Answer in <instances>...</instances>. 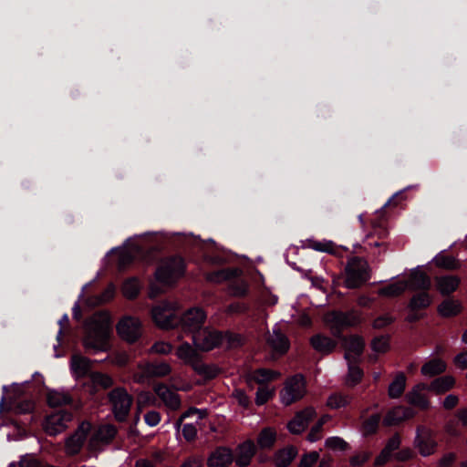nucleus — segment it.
<instances>
[{
    "label": "nucleus",
    "mask_w": 467,
    "mask_h": 467,
    "mask_svg": "<svg viewBox=\"0 0 467 467\" xmlns=\"http://www.w3.org/2000/svg\"><path fill=\"white\" fill-rule=\"evenodd\" d=\"M379 421V414H373L370 417H368L367 420L363 421L361 428L362 433L366 436L375 433L378 430Z\"/></svg>",
    "instance_id": "c03bdc74"
},
{
    "label": "nucleus",
    "mask_w": 467,
    "mask_h": 467,
    "mask_svg": "<svg viewBox=\"0 0 467 467\" xmlns=\"http://www.w3.org/2000/svg\"><path fill=\"white\" fill-rule=\"evenodd\" d=\"M322 438V427L320 424L314 425L308 435H307V441L310 442H315Z\"/></svg>",
    "instance_id": "0e129e2a"
},
{
    "label": "nucleus",
    "mask_w": 467,
    "mask_h": 467,
    "mask_svg": "<svg viewBox=\"0 0 467 467\" xmlns=\"http://www.w3.org/2000/svg\"><path fill=\"white\" fill-rule=\"evenodd\" d=\"M310 342L312 347L322 354L331 353L337 346L332 338L321 335L312 337Z\"/></svg>",
    "instance_id": "cd10ccee"
},
{
    "label": "nucleus",
    "mask_w": 467,
    "mask_h": 467,
    "mask_svg": "<svg viewBox=\"0 0 467 467\" xmlns=\"http://www.w3.org/2000/svg\"><path fill=\"white\" fill-rule=\"evenodd\" d=\"M275 394V389H269L267 387H261L257 389L255 394V403L257 405H264Z\"/></svg>",
    "instance_id": "3c124183"
},
{
    "label": "nucleus",
    "mask_w": 467,
    "mask_h": 467,
    "mask_svg": "<svg viewBox=\"0 0 467 467\" xmlns=\"http://www.w3.org/2000/svg\"><path fill=\"white\" fill-rule=\"evenodd\" d=\"M171 372V367L165 361L145 362L138 365V371L133 374V380L145 383L151 378H163Z\"/></svg>",
    "instance_id": "0eeeda50"
},
{
    "label": "nucleus",
    "mask_w": 467,
    "mask_h": 467,
    "mask_svg": "<svg viewBox=\"0 0 467 467\" xmlns=\"http://www.w3.org/2000/svg\"><path fill=\"white\" fill-rule=\"evenodd\" d=\"M20 467H40V463L37 459L32 455H26L22 457L19 462Z\"/></svg>",
    "instance_id": "69168bd1"
},
{
    "label": "nucleus",
    "mask_w": 467,
    "mask_h": 467,
    "mask_svg": "<svg viewBox=\"0 0 467 467\" xmlns=\"http://www.w3.org/2000/svg\"><path fill=\"white\" fill-rule=\"evenodd\" d=\"M232 397L244 408H247L250 404L249 397L242 389H234L232 393Z\"/></svg>",
    "instance_id": "bf43d9fd"
},
{
    "label": "nucleus",
    "mask_w": 467,
    "mask_h": 467,
    "mask_svg": "<svg viewBox=\"0 0 467 467\" xmlns=\"http://www.w3.org/2000/svg\"><path fill=\"white\" fill-rule=\"evenodd\" d=\"M153 389L165 407L171 410H180L182 405L181 397L175 390L163 383L156 384Z\"/></svg>",
    "instance_id": "4468645a"
},
{
    "label": "nucleus",
    "mask_w": 467,
    "mask_h": 467,
    "mask_svg": "<svg viewBox=\"0 0 467 467\" xmlns=\"http://www.w3.org/2000/svg\"><path fill=\"white\" fill-rule=\"evenodd\" d=\"M281 377V373L277 370H273L269 368H258L252 372H250L246 379L248 383H257L259 385H264L268 382L278 379Z\"/></svg>",
    "instance_id": "aec40b11"
},
{
    "label": "nucleus",
    "mask_w": 467,
    "mask_h": 467,
    "mask_svg": "<svg viewBox=\"0 0 467 467\" xmlns=\"http://www.w3.org/2000/svg\"><path fill=\"white\" fill-rule=\"evenodd\" d=\"M193 370L204 379H213L220 373V368L214 364H208L202 361L201 358L192 367Z\"/></svg>",
    "instance_id": "c756f323"
},
{
    "label": "nucleus",
    "mask_w": 467,
    "mask_h": 467,
    "mask_svg": "<svg viewBox=\"0 0 467 467\" xmlns=\"http://www.w3.org/2000/svg\"><path fill=\"white\" fill-rule=\"evenodd\" d=\"M110 317L107 312L94 314L86 324L83 346L88 353L108 351L110 348Z\"/></svg>",
    "instance_id": "f257e3e1"
},
{
    "label": "nucleus",
    "mask_w": 467,
    "mask_h": 467,
    "mask_svg": "<svg viewBox=\"0 0 467 467\" xmlns=\"http://www.w3.org/2000/svg\"><path fill=\"white\" fill-rule=\"evenodd\" d=\"M182 435L187 441H192L197 436V428L192 423H186L182 426Z\"/></svg>",
    "instance_id": "052dcab7"
},
{
    "label": "nucleus",
    "mask_w": 467,
    "mask_h": 467,
    "mask_svg": "<svg viewBox=\"0 0 467 467\" xmlns=\"http://www.w3.org/2000/svg\"><path fill=\"white\" fill-rule=\"evenodd\" d=\"M267 343L273 351L279 354H285L290 346L287 337L278 328H274L269 334Z\"/></svg>",
    "instance_id": "5701e85b"
},
{
    "label": "nucleus",
    "mask_w": 467,
    "mask_h": 467,
    "mask_svg": "<svg viewBox=\"0 0 467 467\" xmlns=\"http://www.w3.org/2000/svg\"><path fill=\"white\" fill-rule=\"evenodd\" d=\"M140 321L132 317H125L117 325L119 337L129 343L135 342L141 334Z\"/></svg>",
    "instance_id": "1a4fd4ad"
},
{
    "label": "nucleus",
    "mask_w": 467,
    "mask_h": 467,
    "mask_svg": "<svg viewBox=\"0 0 467 467\" xmlns=\"http://www.w3.org/2000/svg\"><path fill=\"white\" fill-rule=\"evenodd\" d=\"M370 277L368 262L360 257H352L346 265L345 285L348 288H358Z\"/></svg>",
    "instance_id": "7ed1b4c3"
},
{
    "label": "nucleus",
    "mask_w": 467,
    "mask_h": 467,
    "mask_svg": "<svg viewBox=\"0 0 467 467\" xmlns=\"http://www.w3.org/2000/svg\"><path fill=\"white\" fill-rule=\"evenodd\" d=\"M255 453L254 443L247 441L238 446L235 463L239 467H246L250 464L252 458Z\"/></svg>",
    "instance_id": "b1692460"
},
{
    "label": "nucleus",
    "mask_w": 467,
    "mask_h": 467,
    "mask_svg": "<svg viewBox=\"0 0 467 467\" xmlns=\"http://www.w3.org/2000/svg\"><path fill=\"white\" fill-rule=\"evenodd\" d=\"M446 363L441 358H433L421 368V374L425 377H434L445 371Z\"/></svg>",
    "instance_id": "c9c22d12"
},
{
    "label": "nucleus",
    "mask_w": 467,
    "mask_h": 467,
    "mask_svg": "<svg viewBox=\"0 0 467 467\" xmlns=\"http://www.w3.org/2000/svg\"><path fill=\"white\" fill-rule=\"evenodd\" d=\"M461 311V305L457 300H444L439 306L438 312L441 317H449L457 315Z\"/></svg>",
    "instance_id": "58836bf2"
},
{
    "label": "nucleus",
    "mask_w": 467,
    "mask_h": 467,
    "mask_svg": "<svg viewBox=\"0 0 467 467\" xmlns=\"http://www.w3.org/2000/svg\"><path fill=\"white\" fill-rule=\"evenodd\" d=\"M181 467H203L202 459L198 456H192L186 459Z\"/></svg>",
    "instance_id": "774afa93"
},
{
    "label": "nucleus",
    "mask_w": 467,
    "mask_h": 467,
    "mask_svg": "<svg viewBox=\"0 0 467 467\" xmlns=\"http://www.w3.org/2000/svg\"><path fill=\"white\" fill-rule=\"evenodd\" d=\"M348 372L346 377V385L349 387H353L357 385L363 377L362 369L356 365L357 362L348 361Z\"/></svg>",
    "instance_id": "79ce46f5"
},
{
    "label": "nucleus",
    "mask_w": 467,
    "mask_h": 467,
    "mask_svg": "<svg viewBox=\"0 0 467 467\" xmlns=\"http://www.w3.org/2000/svg\"><path fill=\"white\" fill-rule=\"evenodd\" d=\"M426 390H430L428 385L420 383L416 385L411 391L407 394L409 403L418 406L421 409H426L429 406L428 397Z\"/></svg>",
    "instance_id": "412c9836"
},
{
    "label": "nucleus",
    "mask_w": 467,
    "mask_h": 467,
    "mask_svg": "<svg viewBox=\"0 0 467 467\" xmlns=\"http://www.w3.org/2000/svg\"><path fill=\"white\" fill-rule=\"evenodd\" d=\"M144 420L149 426L154 427L160 423L161 414L158 411L150 410L144 415Z\"/></svg>",
    "instance_id": "e2e57ef3"
},
{
    "label": "nucleus",
    "mask_w": 467,
    "mask_h": 467,
    "mask_svg": "<svg viewBox=\"0 0 467 467\" xmlns=\"http://www.w3.org/2000/svg\"><path fill=\"white\" fill-rule=\"evenodd\" d=\"M460 280L455 275H441L435 277V286L443 296L450 295L459 286Z\"/></svg>",
    "instance_id": "a878e982"
},
{
    "label": "nucleus",
    "mask_w": 467,
    "mask_h": 467,
    "mask_svg": "<svg viewBox=\"0 0 467 467\" xmlns=\"http://www.w3.org/2000/svg\"><path fill=\"white\" fill-rule=\"evenodd\" d=\"M318 459L319 453L317 451L306 453L301 457L299 467H311L318 461Z\"/></svg>",
    "instance_id": "13d9d810"
},
{
    "label": "nucleus",
    "mask_w": 467,
    "mask_h": 467,
    "mask_svg": "<svg viewBox=\"0 0 467 467\" xmlns=\"http://www.w3.org/2000/svg\"><path fill=\"white\" fill-rule=\"evenodd\" d=\"M306 392V380L302 375H295L287 379L284 389L280 391V401L288 406L301 400Z\"/></svg>",
    "instance_id": "39448f33"
},
{
    "label": "nucleus",
    "mask_w": 467,
    "mask_h": 467,
    "mask_svg": "<svg viewBox=\"0 0 467 467\" xmlns=\"http://www.w3.org/2000/svg\"><path fill=\"white\" fill-rule=\"evenodd\" d=\"M90 361L88 358L80 356L73 355L71 358V369L73 374L79 378L85 376L89 370Z\"/></svg>",
    "instance_id": "72a5a7b5"
},
{
    "label": "nucleus",
    "mask_w": 467,
    "mask_h": 467,
    "mask_svg": "<svg viewBox=\"0 0 467 467\" xmlns=\"http://www.w3.org/2000/svg\"><path fill=\"white\" fill-rule=\"evenodd\" d=\"M172 345L165 341L155 342L150 348V353L167 355L172 351Z\"/></svg>",
    "instance_id": "5fc2aeb1"
},
{
    "label": "nucleus",
    "mask_w": 467,
    "mask_h": 467,
    "mask_svg": "<svg viewBox=\"0 0 467 467\" xmlns=\"http://www.w3.org/2000/svg\"><path fill=\"white\" fill-rule=\"evenodd\" d=\"M435 265L446 269H454L458 264L454 257L446 254H439L435 257Z\"/></svg>",
    "instance_id": "603ef678"
},
{
    "label": "nucleus",
    "mask_w": 467,
    "mask_h": 467,
    "mask_svg": "<svg viewBox=\"0 0 467 467\" xmlns=\"http://www.w3.org/2000/svg\"><path fill=\"white\" fill-rule=\"evenodd\" d=\"M152 318L161 328L168 329L179 323V317L170 304L164 303L155 306L152 311Z\"/></svg>",
    "instance_id": "6e6552de"
},
{
    "label": "nucleus",
    "mask_w": 467,
    "mask_h": 467,
    "mask_svg": "<svg viewBox=\"0 0 467 467\" xmlns=\"http://www.w3.org/2000/svg\"><path fill=\"white\" fill-rule=\"evenodd\" d=\"M327 318L328 321H333L337 325H341V326H353L359 320L358 318L354 319V320H349L348 317L341 312H333V313L329 314Z\"/></svg>",
    "instance_id": "09e8293b"
},
{
    "label": "nucleus",
    "mask_w": 467,
    "mask_h": 467,
    "mask_svg": "<svg viewBox=\"0 0 467 467\" xmlns=\"http://www.w3.org/2000/svg\"><path fill=\"white\" fill-rule=\"evenodd\" d=\"M242 274L239 268L221 269L206 275V279L212 283H222L223 281L232 280V278Z\"/></svg>",
    "instance_id": "c85d7f7f"
},
{
    "label": "nucleus",
    "mask_w": 467,
    "mask_h": 467,
    "mask_svg": "<svg viewBox=\"0 0 467 467\" xmlns=\"http://www.w3.org/2000/svg\"><path fill=\"white\" fill-rule=\"evenodd\" d=\"M140 291L139 280L133 278L127 280L122 286V293L127 298L135 297Z\"/></svg>",
    "instance_id": "a18cd8bd"
},
{
    "label": "nucleus",
    "mask_w": 467,
    "mask_h": 467,
    "mask_svg": "<svg viewBox=\"0 0 467 467\" xmlns=\"http://www.w3.org/2000/svg\"><path fill=\"white\" fill-rule=\"evenodd\" d=\"M176 356L184 364L190 365L192 368L201 358L196 348L185 342L180 345L176 349Z\"/></svg>",
    "instance_id": "393cba45"
},
{
    "label": "nucleus",
    "mask_w": 467,
    "mask_h": 467,
    "mask_svg": "<svg viewBox=\"0 0 467 467\" xmlns=\"http://www.w3.org/2000/svg\"><path fill=\"white\" fill-rule=\"evenodd\" d=\"M400 444V437L399 434H394L390 437L384 447V449L389 451L390 454L393 451L397 450Z\"/></svg>",
    "instance_id": "338daca9"
},
{
    "label": "nucleus",
    "mask_w": 467,
    "mask_h": 467,
    "mask_svg": "<svg viewBox=\"0 0 467 467\" xmlns=\"http://www.w3.org/2000/svg\"><path fill=\"white\" fill-rule=\"evenodd\" d=\"M405 386L406 377L403 373L398 374L389 386V396L392 399L400 397L405 389Z\"/></svg>",
    "instance_id": "ea45409f"
},
{
    "label": "nucleus",
    "mask_w": 467,
    "mask_h": 467,
    "mask_svg": "<svg viewBox=\"0 0 467 467\" xmlns=\"http://www.w3.org/2000/svg\"><path fill=\"white\" fill-rule=\"evenodd\" d=\"M47 399L48 405L51 407H58L71 402V398L66 391L50 390Z\"/></svg>",
    "instance_id": "4c0bfd02"
},
{
    "label": "nucleus",
    "mask_w": 467,
    "mask_h": 467,
    "mask_svg": "<svg viewBox=\"0 0 467 467\" xmlns=\"http://www.w3.org/2000/svg\"><path fill=\"white\" fill-rule=\"evenodd\" d=\"M413 416L414 413L410 409L398 406L388 411L383 420V424L385 426H395Z\"/></svg>",
    "instance_id": "6ab92c4d"
},
{
    "label": "nucleus",
    "mask_w": 467,
    "mask_h": 467,
    "mask_svg": "<svg viewBox=\"0 0 467 467\" xmlns=\"http://www.w3.org/2000/svg\"><path fill=\"white\" fill-rule=\"evenodd\" d=\"M195 415L197 420H202L206 417L207 412L205 410H199L196 408H190L188 410L183 412L175 423V428L179 431L184 419Z\"/></svg>",
    "instance_id": "de8ad7c7"
},
{
    "label": "nucleus",
    "mask_w": 467,
    "mask_h": 467,
    "mask_svg": "<svg viewBox=\"0 0 467 467\" xmlns=\"http://www.w3.org/2000/svg\"><path fill=\"white\" fill-rule=\"evenodd\" d=\"M246 304L243 302H234L227 306L225 312L227 314H241L247 310Z\"/></svg>",
    "instance_id": "680f3d73"
},
{
    "label": "nucleus",
    "mask_w": 467,
    "mask_h": 467,
    "mask_svg": "<svg viewBox=\"0 0 467 467\" xmlns=\"http://www.w3.org/2000/svg\"><path fill=\"white\" fill-rule=\"evenodd\" d=\"M297 455V450L294 446H288L278 451L275 455V467H287Z\"/></svg>",
    "instance_id": "7c9ffc66"
},
{
    "label": "nucleus",
    "mask_w": 467,
    "mask_h": 467,
    "mask_svg": "<svg viewBox=\"0 0 467 467\" xmlns=\"http://www.w3.org/2000/svg\"><path fill=\"white\" fill-rule=\"evenodd\" d=\"M206 319V314L203 309L200 307H193L186 311L179 322L182 323V328L185 331L193 335L202 328V325Z\"/></svg>",
    "instance_id": "9d476101"
},
{
    "label": "nucleus",
    "mask_w": 467,
    "mask_h": 467,
    "mask_svg": "<svg viewBox=\"0 0 467 467\" xmlns=\"http://www.w3.org/2000/svg\"><path fill=\"white\" fill-rule=\"evenodd\" d=\"M234 461L229 448L218 447L207 458V467H230Z\"/></svg>",
    "instance_id": "f3484780"
},
{
    "label": "nucleus",
    "mask_w": 467,
    "mask_h": 467,
    "mask_svg": "<svg viewBox=\"0 0 467 467\" xmlns=\"http://www.w3.org/2000/svg\"><path fill=\"white\" fill-rule=\"evenodd\" d=\"M414 446L423 457L433 454L437 443L433 439L432 431L424 426L418 427Z\"/></svg>",
    "instance_id": "9b49d317"
},
{
    "label": "nucleus",
    "mask_w": 467,
    "mask_h": 467,
    "mask_svg": "<svg viewBox=\"0 0 467 467\" xmlns=\"http://www.w3.org/2000/svg\"><path fill=\"white\" fill-rule=\"evenodd\" d=\"M343 347L345 348V358L348 361L357 362L363 352L365 343L361 337L351 336L343 339Z\"/></svg>",
    "instance_id": "a211bd4d"
},
{
    "label": "nucleus",
    "mask_w": 467,
    "mask_h": 467,
    "mask_svg": "<svg viewBox=\"0 0 467 467\" xmlns=\"http://www.w3.org/2000/svg\"><path fill=\"white\" fill-rule=\"evenodd\" d=\"M240 275L241 274L232 278V280H229L230 283L227 291L231 296L243 297L248 293V284L244 279L241 278Z\"/></svg>",
    "instance_id": "473e14b6"
},
{
    "label": "nucleus",
    "mask_w": 467,
    "mask_h": 467,
    "mask_svg": "<svg viewBox=\"0 0 467 467\" xmlns=\"http://www.w3.org/2000/svg\"><path fill=\"white\" fill-rule=\"evenodd\" d=\"M316 415L317 413L314 408H306L304 410L298 412L294 419L288 422L287 428L289 431L293 434L302 433Z\"/></svg>",
    "instance_id": "2eb2a0df"
},
{
    "label": "nucleus",
    "mask_w": 467,
    "mask_h": 467,
    "mask_svg": "<svg viewBox=\"0 0 467 467\" xmlns=\"http://www.w3.org/2000/svg\"><path fill=\"white\" fill-rule=\"evenodd\" d=\"M113 414L119 421H124L132 405V397L124 388H116L109 393Z\"/></svg>",
    "instance_id": "423d86ee"
},
{
    "label": "nucleus",
    "mask_w": 467,
    "mask_h": 467,
    "mask_svg": "<svg viewBox=\"0 0 467 467\" xmlns=\"http://www.w3.org/2000/svg\"><path fill=\"white\" fill-rule=\"evenodd\" d=\"M90 430L91 424L88 421H83L74 434L66 441L67 453L72 455L78 453L86 441Z\"/></svg>",
    "instance_id": "ddd939ff"
},
{
    "label": "nucleus",
    "mask_w": 467,
    "mask_h": 467,
    "mask_svg": "<svg viewBox=\"0 0 467 467\" xmlns=\"http://www.w3.org/2000/svg\"><path fill=\"white\" fill-rule=\"evenodd\" d=\"M92 382L100 386L103 389H108L113 385V380L110 376L99 372H94L90 375Z\"/></svg>",
    "instance_id": "8fccbe9b"
},
{
    "label": "nucleus",
    "mask_w": 467,
    "mask_h": 467,
    "mask_svg": "<svg viewBox=\"0 0 467 467\" xmlns=\"http://www.w3.org/2000/svg\"><path fill=\"white\" fill-rule=\"evenodd\" d=\"M432 302L431 296L426 293H420L414 296L410 302V307L413 310L428 307Z\"/></svg>",
    "instance_id": "37998d69"
},
{
    "label": "nucleus",
    "mask_w": 467,
    "mask_h": 467,
    "mask_svg": "<svg viewBox=\"0 0 467 467\" xmlns=\"http://www.w3.org/2000/svg\"><path fill=\"white\" fill-rule=\"evenodd\" d=\"M185 265L181 257L163 259L155 272L157 281L163 285H171L183 275Z\"/></svg>",
    "instance_id": "20e7f679"
},
{
    "label": "nucleus",
    "mask_w": 467,
    "mask_h": 467,
    "mask_svg": "<svg viewBox=\"0 0 467 467\" xmlns=\"http://www.w3.org/2000/svg\"><path fill=\"white\" fill-rule=\"evenodd\" d=\"M351 401V397L349 395L335 392L328 396L327 400V406L331 410H338L341 408H345Z\"/></svg>",
    "instance_id": "e433bc0d"
},
{
    "label": "nucleus",
    "mask_w": 467,
    "mask_h": 467,
    "mask_svg": "<svg viewBox=\"0 0 467 467\" xmlns=\"http://www.w3.org/2000/svg\"><path fill=\"white\" fill-rule=\"evenodd\" d=\"M192 343L197 349L202 351H210L221 346L224 340H227L228 346L233 348L241 343V337L238 335L225 334L210 328L202 327L192 336Z\"/></svg>",
    "instance_id": "f03ea898"
},
{
    "label": "nucleus",
    "mask_w": 467,
    "mask_h": 467,
    "mask_svg": "<svg viewBox=\"0 0 467 467\" xmlns=\"http://www.w3.org/2000/svg\"><path fill=\"white\" fill-rule=\"evenodd\" d=\"M388 234V229L384 224L373 223V231L367 235L366 244L368 247L384 246L386 249L387 245L384 240Z\"/></svg>",
    "instance_id": "4be33fe9"
},
{
    "label": "nucleus",
    "mask_w": 467,
    "mask_h": 467,
    "mask_svg": "<svg viewBox=\"0 0 467 467\" xmlns=\"http://www.w3.org/2000/svg\"><path fill=\"white\" fill-rule=\"evenodd\" d=\"M72 420V415L67 411H57L47 417L44 424L45 431L49 435H57L64 431L67 423Z\"/></svg>",
    "instance_id": "f8f14e48"
},
{
    "label": "nucleus",
    "mask_w": 467,
    "mask_h": 467,
    "mask_svg": "<svg viewBox=\"0 0 467 467\" xmlns=\"http://www.w3.org/2000/svg\"><path fill=\"white\" fill-rule=\"evenodd\" d=\"M325 447L331 451H346L348 443L338 436L329 437L325 441Z\"/></svg>",
    "instance_id": "49530a36"
},
{
    "label": "nucleus",
    "mask_w": 467,
    "mask_h": 467,
    "mask_svg": "<svg viewBox=\"0 0 467 467\" xmlns=\"http://www.w3.org/2000/svg\"><path fill=\"white\" fill-rule=\"evenodd\" d=\"M115 294V287L112 285H109L105 290L96 298L94 304L99 305L110 301Z\"/></svg>",
    "instance_id": "4d7b16f0"
},
{
    "label": "nucleus",
    "mask_w": 467,
    "mask_h": 467,
    "mask_svg": "<svg viewBox=\"0 0 467 467\" xmlns=\"http://www.w3.org/2000/svg\"><path fill=\"white\" fill-rule=\"evenodd\" d=\"M372 349L377 353H385L389 348V338L386 337H376L372 341Z\"/></svg>",
    "instance_id": "6e6d98bb"
},
{
    "label": "nucleus",
    "mask_w": 467,
    "mask_h": 467,
    "mask_svg": "<svg viewBox=\"0 0 467 467\" xmlns=\"http://www.w3.org/2000/svg\"><path fill=\"white\" fill-rule=\"evenodd\" d=\"M454 384V378L447 375L434 379L428 388L437 394H441L451 389Z\"/></svg>",
    "instance_id": "f704fd0d"
},
{
    "label": "nucleus",
    "mask_w": 467,
    "mask_h": 467,
    "mask_svg": "<svg viewBox=\"0 0 467 467\" xmlns=\"http://www.w3.org/2000/svg\"><path fill=\"white\" fill-rule=\"evenodd\" d=\"M409 287L406 280H397L379 290V295L387 297H394L401 295Z\"/></svg>",
    "instance_id": "2f4dec72"
},
{
    "label": "nucleus",
    "mask_w": 467,
    "mask_h": 467,
    "mask_svg": "<svg viewBox=\"0 0 467 467\" xmlns=\"http://www.w3.org/2000/svg\"><path fill=\"white\" fill-rule=\"evenodd\" d=\"M117 433V429L111 424L99 426L89 440V446L97 450L101 445L111 442Z\"/></svg>",
    "instance_id": "dca6fc26"
},
{
    "label": "nucleus",
    "mask_w": 467,
    "mask_h": 467,
    "mask_svg": "<svg viewBox=\"0 0 467 467\" xmlns=\"http://www.w3.org/2000/svg\"><path fill=\"white\" fill-rule=\"evenodd\" d=\"M407 282L409 283L408 288L412 290H427L431 287V279L428 276V275L420 269L412 270L410 275V279Z\"/></svg>",
    "instance_id": "bb28decb"
},
{
    "label": "nucleus",
    "mask_w": 467,
    "mask_h": 467,
    "mask_svg": "<svg viewBox=\"0 0 467 467\" xmlns=\"http://www.w3.org/2000/svg\"><path fill=\"white\" fill-rule=\"evenodd\" d=\"M275 431L272 428H265L259 433L257 443L262 449H269L275 444Z\"/></svg>",
    "instance_id": "a19ab883"
},
{
    "label": "nucleus",
    "mask_w": 467,
    "mask_h": 467,
    "mask_svg": "<svg viewBox=\"0 0 467 467\" xmlns=\"http://www.w3.org/2000/svg\"><path fill=\"white\" fill-rule=\"evenodd\" d=\"M309 247L318 252H325L328 254L335 253V244L330 241H310Z\"/></svg>",
    "instance_id": "864d4df0"
}]
</instances>
